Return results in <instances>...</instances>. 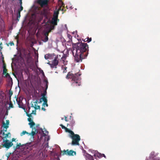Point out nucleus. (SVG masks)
<instances>
[{
  "instance_id": "1",
  "label": "nucleus",
  "mask_w": 160,
  "mask_h": 160,
  "mask_svg": "<svg viewBox=\"0 0 160 160\" xmlns=\"http://www.w3.org/2000/svg\"><path fill=\"white\" fill-rule=\"evenodd\" d=\"M87 47V44L86 43H79L78 44L77 48L73 50L72 53L75 60L77 62L82 61V54L86 51Z\"/></svg>"
},
{
  "instance_id": "2",
  "label": "nucleus",
  "mask_w": 160,
  "mask_h": 160,
  "mask_svg": "<svg viewBox=\"0 0 160 160\" xmlns=\"http://www.w3.org/2000/svg\"><path fill=\"white\" fill-rule=\"evenodd\" d=\"M58 13V12H55L54 13V17L52 18L51 22L49 21H48L46 24L45 25L44 28V34L45 36V39L43 40L44 42H47L48 40V33L50 32L53 29L54 26L53 25H56L57 24V16Z\"/></svg>"
},
{
  "instance_id": "3",
  "label": "nucleus",
  "mask_w": 160,
  "mask_h": 160,
  "mask_svg": "<svg viewBox=\"0 0 160 160\" xmlns=\"http://www.w3.org/2000/svg\"><path fill=\"white\" fill-rule=\"evenodd\" d=\"M60 126L62 129H64L65 131L69 133V137L72 139V144L73 145H79V142L80 140V137L78 134H75L71 130L61 124Z\"/></svg>"
},
{
  "instance_id": "4",
  "label": "nucleus",
  "mask_w": 160,
  "mask_h": 160,
  "mask_svg": "<svg viewBox=\"0 0 160 160\" xmlns=\"http://www.w3.org/2000/svg\"><path fill=\"white\" fill-rule=\"evenodd\" d=\"M80 74L78 73L74 75L72 73L69 72L68 73L67 76V78L72 79V81L74 82L76 84L78 83V85L79 86L80 84L79 82V78L78 76H80Z\"/></svg>"
},
{
  "instance_id": "5",
  "label": "nucleus",
  "mask_w": 160,
  "mask_h": 160,
  "mask_svg": "<svg viewBox=\"0 0 160 160\" xmlns=\"http://www.w3.org/2000/svg\"><path fill=\"white\" fill-rule=\"evenodd\" d=\"M9 123V120H6V123L4 122H3V126L5 130H1V134L2 135V136L4 138H7L10 136V134L8 133L7 134H5V132H6L7 128L8 127V125Z\"/></svg>"
},
{
  "instance_id": "6",
  "label": "nucleus",
  "mask_w": 160,
  "mask_h": 160,
  "mask_svg": "<svg viewBox=\"0 0 160 160\" xmlns=\"http://www.w3.org/2000/svg\"><path fill=\"white\" fill-rule=\"evenodd\" d=\"M60 55H57V56L55 55L54 58V60L52 61V63H50L49 62L47 63L49 64L51 67L52 68L55 67L56 66L58 65V61L57 60V58L60 57Z\"/></svg>"
},
{
  "instance_id": "7",
  "label": "nucleus",
  "mask_w": 160,
  "mask_h": 160,
  "mask_svg": "<svg viewBox=\"0 0 160 160\" xmlns=\"http://www.w3.org/2000/svg\"><path fill=\"white\" fill-rule=\"evenodd\" d=\"M39 126V125H37L36 126L35 125V126L32 128V131L31 133H29V135H31L33 136L37 134L38 132Z\"/></svg>"
},
{
  "instance_id": "8",
  "label": "nucleus",
  "mask_w": 160,
  "mask_h": 160,
  "mask_svg": "<svg viewBox=\"0 0 160 160\" xmlns=\"http://www.w3.org/2000/svg\"><path fill=\"white\" fill-rule=\"evenodd\" d=\"M26 146H25L24 145H22L20 143L18 144H17L16 146V148L17 149H23L22 150V153L24 154H25L26 153V152L25 151V150L26 148H25Z\"/></svg>"
},
{
  "instance_id": "9",
  "label": "nucleus",
  "mask_w": 160,
  "mask_h": 160,
  "mask_svg": "<svg viewBox=\"0 0 160 160\" xmlns=\"http://www.w3.org/2000/svg\"><path fill=\"white\" fill-rule=\"evenodd\" d=\"M22 97H20L19 98H17L16 100L19 107L22 108H24V105L22 102Z\"/></svg>"
},
{
  "instance_id": "10",
  "label": "nucleus",
  "mask_w": 160,
  "mask_h": 160,
  "mask_svg": "<svg viewBox=\"0 0 160 160\" xmlns=\"http://www.w3.org/2000/svg\"><path fill=\"white\" fill-rule=\"evenodd\" d=\"M49 0H38V2L42 7L47 4Z\"/></svg>"
},
{
  "instance_id": "11",
  "label": "nucleus",
  "mask_w": 160,
  "mask_h": 160,
  "mask_svg": "<svg viewBox=\"0 0 160 160\" xmlns=\"http://www.w3.org/2000/svg\"><path fill=\"white\" fill-rule=\"evenodd\" d=\"M12 144L8 140H5L3 142V146L6 148H8L12 146Z\"/></svg>"
},
{
  "instance_id": "12",
  "label": "nucleus",
  "mask_w": 160,
  "mask_h": 160,
  "mask_svg": "<svg viewBox=\"0 0 160 160\" xmlns=\"http://www.w3.org/2000/svg\"><path fill=\"white\" fill-rule=\"evenodd\" d=\"M63 3L62 2L61 0H58V6L56 7V9L58 11H59L61 10V8L63 6Z\"/></svg>"
},
{
  "instance_id": "13",
  "label": "nucleus",
  "mask_w": 160,
  "mask_h": 160,
  "mask_svg": "<svg viewBox=\"0 0 160 160\" xmlns=\"http://www.w3.org/2000/svg\"><path fill=\"white\" fill-rule=\"evenodd\" d=\"M55 56V55L54 54H47L45 55L44 58L46 59H51L54 58Z\"/></svg>"
},
{
  "instance_id": "14",
  "label": "nucleus",
  "mask_w": 160,
  "mask_h": 160,
  "mask_svg": "<svg viewBox=\"0 0 160 160\" xmlns=\"http://www.w3.org/2000/svg\"><path fill=\"white\" fill-rule=\"evenodd\" d=\"M93 152L94 153V156L95 157H98L99 158H101L102 156L105 158V156L104 154H101L99 153L97 151H93Z\"/></svg>"
},
{
  "instance_id": "15",
  "label": "nucleus",
  "mask_w": 160,
  "mask_h": 160,
  "mask_svg": "<svg viewBox=\"0 0 160 160\" xmlns=\"http://www.w3.org/2000/svg\"><path fill=\"white\" fill-rule=\"evenodd\" d=\"M64 154L69 155H73V153H75V152H74L72 150L69 151L68 150H67L66 151L64 150Z\"/></svg>"
},
{
  "instance_id": "16",
  "label": "nucleus",
  "mask_w": 160,
  "mask_h": 160,
  "mask_svg": "<svg viewBox=\"0 0 160 160\" xmlns=\"http://www.w3.org/2000/svg\"><path fill=\"white\" fill-rule=\"evenodd\" d=\"M66 57L64 54H63V55L61 58V61L62 62L64 65H66L67 63V61L66 60Z\"/></svg>"
},
{
  "instance_id": "17",
  "label": "nucleus",
  "mask_w": 160,
  "mask_h": 160,
  "mask_svg": "<svg viewBox=\"0 0 160 160\" xmlns=\"http://www.w3.org/2000/svg\"><path fill=\"white\" fill-rule=\"evenodd\" d=\"M28 121L29 122L28 123L29 125L30 126V127L32 128L35 125V123L30 118H28Z\"/></svg>"
},
{
  "instance_id": "18",
  "label": "nucleus",
  "mask_w": 160,
  "mask_h": 160,
  "mask_svg": "<svg viewBox=\"0 0 160 160\" xmlns=\"http://www.w3.org/2000/svg\"><path fill=\"white\" fill-rule=\"evenodd\" d=\"M85 156L86 160H94L93 157L91 155L86 153Z\"/></svg>"
},
{
  "instance_id": "19",
  "label": "nucleus",
  "mask_w": 160,
  "mask_h": 160,
  "mask_svg": "<svg viewBox=\"0 0 160 160\" xmlns=\"http://www.w3.org/2000/svg\"><path fill=\"white\" fill-rule=\"evenodd\" d=\"M23 9V7L22 6H21L20 7V8L18 10V12L17 13V19L18 20V18H19L20 17V11H22Z\"/></svg>"
},
{
  "instance_id": "20",
  "label": "nucleus",
  "mask_w": 160,
  "mask_h": 160,
  "mask_svg": "<svg viewBox=\"0 0 160 160\" xmlns=\"http://www.w3.org/2000/svg\"><path fill=\"white\" fill-rule=\"evenodd\" d=\"M41 100L43 101L44 102L43 104H46L47 106H48V105L47 104V99L44 97L41 98L40 99L41 101Z\"/></svg>"
},
{
  "instance_id": "21",
  "label": "nucleus",
  "mask_w": 160,
  "mask_h": 160,
  "mask_svg": "<svg viewBox=\"0 0 160 160\" xmlns=\"http://www.w3.org/2000/svg\"><path fill=\"white\" fill-rule=\"evenodd\" d=\"M7 70L6 69L4 68L3 69V74H5V75L6 74V77H7L8 76H9V75L8 73H7Z\"/></svg>"
},
{
  "instance_id": "22",
  "label": "nucleus",
  "mask_w": 160,
  "mask_h": 160,
  "mask_svg": "<svg viewBox=\"0 0 160 160\" xmlns=\"http://www.w3.org/2000/svg\"><path fill=\"white\" fill-rule=\"evenodd\" d=\"M26 134H28L29 135V133H28L27 132L25 131H23L21 133L20 135L21 136H22Z\"/></svg>"
},
{
  "instance_id": "23",
  "label": "nucleus",
  "mask_w": 160,
  "mask_h": 160,
  "mask_svg": "<svg viewBox=\"0 0 160 160\" xmlns=\"http://www.w3.org/2000/svg\"><path fill=\"white\" fill-rule=\"evenodd\" d=\"M91 41V38H85L84 39V40H83L84 42H90Z\"/></svg>"
},
{
  "instance_id": "24",
  "label": "nucleus",
  "mask_w": 160,
  "mask_h": 160,
  "mask_svg": "<svg viewBox=\"0 0 160 160\" xmlns=\"http://www.w3.org/2000/svg\"><path fill=\"white\" fill-rule=\"evenodd\" d=\"M43 132V134L45 135H47L48 134V131H47L46 130H44V131H42Z\"/></svg>"
},
{
  "instance_id": "25",
  "label": "nucleus",
  "mask_w": 160,
  "mask_h": 160,
  "mask_svg": "<svg viewBox=\"0 0 160 160\" xmlns=\"http://www.w3.org/2000/svg\"><path fill=\"white\" fill-rule=\"evenodd\" d=\"M48 82L47 80L45 81V83L46 84V89H47L48 88Z\"/></svg>"
},
{
  "instance_id": "26",
  "label": "nucleus",
  "mask_w": 160,
  "mask_h": 160,
  "mask_svg": "<svg viewBox=\"0 0 160 160\" xmlns=\"http://www.w3.org/2000/svg\"><path fill=\"white\" fill-rule=\"evenodd\" d=\"M29 111L30 112H31V114L34 113V112H33L34 111L33 110H31V108H30V109H29Z\"/></svg>"
},
{
  "instance_id": "27",
  "label": "nucleus",
  "mask_w": 160,
  "mask_h": 160,
  "mask_svg": "<svg viewBox=\"0 0 160 160\" xmlns=\"http://www.w3.org/2000/svg\"><path fill=\"white\" fill-rule=\"evenodd\" d=\"M40 72L42 74V75L44 76V73L43 71L42 70H40Z\"/></svg>"
},
{
  "instance_id": "28",
  "label": "nucleus",
  "mask_w": 160,
  "mask_h": 160,
  "mask_svg": "<svg viewBox=\"0 0 160 160\" xmlns=\"http://www.w3.org/2000/svg\"><path fill=\"white\" fill-rule=\"evenodd\" d=\"M12 92H9L10 96L11 97L12 95Z\"/></svg>"
},
{
  "instance_id": "29",
  "label": "nucleus",
  "mask_w": 160,
  "mask_h": 160,
  "mask_svg": "<svg viewBox=\"0 0 160 160\" xmlns=\"http://www.w3.org/2000/svg\"><path fill=\"white\" fill-rule=\"evenodd\" d=\"M20 0V7L21 6H22V0Z\"/></svg>"
},
{
  "instance_id": "30",
  "label": "nucleus",
  "mask_w": 160,
  "mask_h": 160,
  "mask_svg": "<svg viewBox=\"0 0 160 160\" xmlns=\"http://www.w3.org/2000/svg\"><path fill=\"white\" fill-rule=\"evenodd\" d=\"M9 107H10V108H12V104H9Z\"/></svg>"
},
{
  "instance_id": "31",
  "label": "nucleus",
  "mask_w": 160,
  "mask_h": 160,
  "mask_svg": "<svg viewBox=\"0 0 160 160\" xmlns=\"http://www.w3.org/2000/svg\"><path fill=\"white\" fill-rule=\"evenodd\" d=\"M4 68L6 69L5 65H3V69Z\"/></svg>"
},
{
  "instance_id": "32",
  "label": "nucleus",
  "mask_w": 160,
  "mask_h": 160,
  "mask_svg": "<svg viewBox=\"0 0 160 160\" xmlns=\"http://www.w3.org/2000/svg\"><path fill=\"white\" fill-rule=\"evenodd\" d=\"M10 45H11V46H12V45H14V43H13V42H11V43H10Z\"/></svg>"
},
{
  "instance_id": "33",
  "label": "nucleus",
  "mask_w": 160,
  "mask_h": 160,
  "mask_svg": "<svg viewBox=\"0 0 160 160\" xmlns=\"http://www.w3.org/2000/svg\"><path fill=\"white\" fill-rule=\"evenodd\" d=\"M75 37L76 38H78V35H75Z\"/></svg>"
},
{
  "instance_id": "34",
  "label": "nucleus",
  "mask_w": 160,
  "mask_h": 160,
  "mask_svg": "<svg viewBox=\"0 0 160 160\" xmlns=\"http://www.w3.org/2000/svg\"><path fill=\"white\" fill-rule=\"evenodd\" d=\"M65 120L66 121H67V117H65Z\"/></svg>"
},
{
  "instance_id": "35",
  "label": "nucleus",
  "mask_w": 160,
  "mask_h": 160,
  "mask_svg": "<svg viewBox=\"0 0 160 160\" xmlns=\"http://www.w3.org/2000/svg\"><path fill=\"white\" fill-rule=\"evenodd\" d=\"M73 33H76V34H77V31H76V32H73Z\"/></svg>"
},
{
  "instance_id": "36",
  "label": "nucleus",
  "mask_w": 160,
  "mask_h": 160,
  "mask_svg": "<svg viewBox=\"0 0 160 160\" xmlns=\"http://www.w3.org/2000/svg\"><path fill=\"white\" fill-rule=\"evenodd\" d=\"M65 70L63 71L64 72H66L65 70H66V67H65Z\"/></svg>"
},
{
  "instance_id": "37",
  "label": "nucleus",
  "mask_w": 160,
  "mask_h": 160,
  "mask_svg": "<svg viewBox=\"0 0 160 160\" xmlns=\"http://www.w3.org/2000/svg\"><path fill=\"white\" fill-rule=\"evenodd\" d=\"M56 160H59L58 159H57Z\"/></svg>"
},
{
  "instance_id": "38",
  "label": "nucleus",
  "mask_w": 160,
  "mask_h": 160,
  "mask_svg": "<svg viewBox=\"0 0 160 160\" xmlns=\"http://www.w3.org/2000/svg\"><path fill=\"white\" fill-rule=\"evenodd\" d=\"M63 118H62V120H63Z\"/></svg>"
},
{
  "instance_id": "39",
  "label": "nucleus",
  "mask_w": 160,
  "mask_h": 160,
  "mask_svg": "<svg viewBox=\"0 0 160 160\" xmlns=\"http://www.w3.org/2000/svg\"><path fill=\"white\" fill-rule=\"evenodd\" d=\"M32 108H33V107H32Z\"/></svg>"
}]
</instances>
